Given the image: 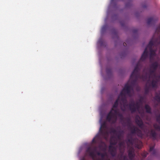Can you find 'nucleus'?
Returning a JSON list of instances; mask_svg holds the SVG:
<instances>
[{"label": "nucleus", "mask_w": 160, "mask_h": 160, "mask_svg": "<svg viewBox=\"0 0 160 160\" xmlns=\"http://www.w3.org/2000/svg\"><path fill=\"white\" fill-rule=\"evenodd\" d=\"M155 32L160 34V26L157 28ZM146 48H147V49L148 48L149 49L150 60L153 59V57L155 55L156 52L158 49H159V52H160V35L158 38L154 41L152 38Z\"/></svg>", "instance_id": "nucleus-1"}, {"label": "nucleus", "mask_w": 160, "mask_h": 160, "mask_svg": "<svg viewBox=\"0 0 160 160\" xmlns=\"http://www.w3.org/2000/svg\"><path fill=\"white\" fill-rule=\"evenodd\" d=\"M118 115L121 121H123L124 117L122 114L120 113L117 109L112 108L106 117V120L112 124L115 123L117 120Z\"/></svg>", "instance_id": "nucleus-2"}, {"label": "nucleus", "mask_w": 160, "mask_h": 160, "mask_svg": "<svg viewBox=\"0 0 160 160\" xmlns=\"http://www.w3.org/2000/svg\"><path fill=\"white\" fill-rule=\"evenodd\" d=\"M133 88L131 85L129 84L128 83H126L124 88L120 92L119 97H121V101L122 102L124 107L128 105V101L126 98V94L130 96L131 91Z\"/></svg>", "instance_id": "nucleus-3"}, {"label": "nucleus", "mask_w": 160, "mask_h": 160, "mask_svg": "<svg viewBox=\"0 0 160 160\" xmlns=\"http://www.w3.org/2000/svg\"><path fill=\"white\" fill-rule=\"evenodd\" d=\"M139 62H138L136 66L131 73L130 77V80H131V83L132 85H134L138 79L139 78H142L143 79H145L147 78L146 76H140L139 71L140 69L139 67Z\"/></svg>", "instance_id": "nucleus-4"}, {"label": "nucleus", "mask_w": 160, "mask_h": 160, "mask_svg": "<svg viewBox=\"0 0 160 160\" xmlns=\"http://www.w3.org/2000/svg\"><path fill=\"white\" fill-rule=\"evenodd\" d=\"M128 144L131 145V146H133L136 148L140 149L142 146V143L137 138H133L132 137L127 139Z\"/></svg>", "instance_id": "nucleus-5"}, {"label": "nucleus", "mask_w": 160, "mask_h": 160, "mask_svg": "<svg viewBox=\"0 0 160 160\" xmlns=\"http://www.w3.org/2000/svg\"><path fill=\"white\" fill-rule=\"evenodd\" d=\"M107 129L108 127L106 123L104 122L102 123L101 124L99 131L100 135H101L102 138H106V137L108 135V132Z\"/></svg>", "instance_id": "nucleus-6"}, {"label": "nucleus", "mask_w": 160, "mask_h": 160, "mask_svg": "<svg viewBox=\"0 0 160 160\" xmlns=\"http://www.w3.org/2000/svg\"><path fill=\"white\" fill-rule=\"evenodd\" d=\"M97 151V148L96 147H94L93 148L90 147H88L86 150V153L89 154L93 160H98L96 158V156L95 153Z\"/></svg>", "instance_id": "nucleus-7"}, {"label": "nucleus", "mask_w": 160, "mask_h": 160, "mask_svg": "<svg viewBox=\"0 0 160 160\" xmlns=\"http://www.w3.org/2000/svg\"><path fill=\"white\" fill-rule=\"evenodd\" d=\"M140 103L138 102H137L135 104L133 100L131 102V103L128 104V106L130 110L132 113L135 112L137 111H138L140 108Z\"/></svg>", "instance_id": "nucleus-8"}, {"label": "nucleus", "mask_w": 160, "mask_h": 160, "mask_svg": "<svg viewBox=\"0 0 160 160\" xmlns=\"http://www.w3.org/2000/svg\"><path fill=\"white\" fill-rule=\"evenodd\" d=\"M119 102L121 105V109L123 111H124L125 110L126 107L128 106V104L127 106H125V107H124L122 102L121 101V97H119V95L118 96V98L114 103L112 108H117L118 106Z\"/></svg>", "instance_id": "nucleus-9"}, {"label": "nucleus", "mask_w": 160, "mask_h": 160, "mask_svg": "<svg viewBox=\"0 0 160 160\" xmlns=\"http://www.w3.org/2000/svg\"><path fill=\"white\" fill-rule=\"evenodd\" d=\"M133 128H131V133L132 134H136L139 137H142V131L138 128L133 127Z\"/></svg>", "instance_id": "nucleus-10"}, {"label": "nucleus", "mask_w": 160, "mask_h": 160, "mask_svg": "<svg viewBox=\"0 0 160 160\" xmlns=\"http://www.w3.org/2000/svg\"><path fill=\"white\" fill-rule=\"evenodd\" d=\"M155 145L150 146L149 151L151 153V157H157L158 155V150L154 149Z\"/></svg>", "instance_id": "nucleus-11"}, {"label": "nucleus", "mask_w": 160, "mask_h": 160, "mask_svg": "<svg viewBox=\"0 0 160 160\" xmlns=\"http://www.w3.org/2000/svg\"><path fill=\"white\" fill-rule=\"evenodd\" d=\"M109 152L113 157H115L117 154V149L116 147L110 145L109 146Z\"/></svg>", "instance_id": "nucleus-12"}, {"label": "nucleus", "mask_w": 160, "mask_h": 160, "mask_svg": "<svg viewBox=\"0 0 160 160\" xmlns=\"http://www.w3.org/2000/svg\"><path fill=\"white\" fill-rule=\"evenodd\" d=\"M148 52L147 48H146L140 58V61H144L145 60L148 56Z\"/></svg>", "instance_id": "nucleus-13"}, {"label": "nucleus", "mask_w": 160, "mask_h": 160, "mask_svg": "<svg viewBox=\"0 0 160 160\" xmlns=\"http://www.w3.org/2000/svg\"><path fill=\"white\" fill-rule=\"evenodd\" d=\"M135 122L139 128L142 129L144 127V124L142 121L141 119L136 118Z\"/></svg>", "instance_id": "nucleus-14"}, {"label": "nucleus", "mask_w": 160, "mask_h": 160, "mask_svg": "<svg viewBox=\"0 0 160 160\" xmlns=\"http://www.w3.org/2000/svg\"><path fill=\"white\" fill-rule=\"evenodd\" d=\"M117 160H129L126 156L123 155V154H119L118 155Z\"/></svg>", "instance_id": "nucleus-15"}, {"label": "nucleus", "mask_w": 160, "mask_h": 160, "mask_svg": "<svg viewBox=\"0 0 160 160\" xmlns=\"http://www.w3.org/2000/svg\"><path fill=\"white\" fill-rule=\"evenodd\" d=\"M150 136L153 140H155L156 138L157 133L153 129H152L150 131Z\"/></svg>", "instance_id": "nucleus-16"}, {"label": "nucleus", "mask_w": 160, "mask_h": 160, "mask_svg": "<svg viewBox=\"0 0 160 160\" xmlns=\"http://www.w3.org/2000/svg\"><path fill=\"white\" fill-rule=\"evenodd\" d=\"M158 80H153L151 82V83L149 84V87H151L152 88H156L157 87V82Z\"/></svg>", "instance_id": "nucleus-17"}, {"label": "nucleus", "mask_w": 160, "mask_h": 160, "mask_svg": "<svg viewBox=\"0 0 160 160\" xmlns=\"http://www.w3.org/2000/svg\"><path fill=\"white\" fill-rule=\"evenodd\" d=\"M158 66V62H155L150 65V68H151V69L157 70Z\"/></svg>", "instance_id": "nucleus-18"}, {"label": "nucleus", "mask_w": 160, "mask_h": 160, "mask_svg": "<svg viewBox=\"0 0 160 160\" xmlns=\"http://www.w3.org/2000/svg\"><path fill=\"white\" fill-rule=\"evenodd\" d=\"M156 20H155L154 18L151 17L149 18L147 21V23L148 25H150L155 22Z\"/></svg>", "instance_id": "nucleus-19"}, {"label": "nucleus", "mask_w": 160, "mask_h": 160, "mask_svg": "<svg viewBox=\"0 0 160 160\" xmlns=\"http://www.w3.org/2000/svg\"><path fill=\"white\" fill-rule=\"evenodd\" d=\"M156 70L151 69V68H150L149 70V73L150 76H152L153 77H156Z\"/></svg>", "instance_id": "nucleus-20"}, {"label": "nucleus", "mask_w": 160, "mask_h": 160, "mask_svg": "<svg viewBox=\"0 0 160 160\" xmlns=\"http://www.w3.org/2000/svg\"><path fill=\"white\" fill-rule=\"evenodd\" d=\"M145 108L147 113L150 114L152 113L151 108L148 105L146 104L145 106Z\"/></svg>", "instance_id": "nucleus-21"}, {"label": "nucleus", "mask_w": 160, "mask_h": 160, "mask_svg": "<svg viewBox=\"0 0 160 160\" xmlns=\"http://www.w3.org/2000/svg\"><path fill=\"white\" fill-rule=\"evenodd\" d=\"M155 99L158 102H160V92L159 94H156L155 96Z\"/></svg>", "instance_id": "nucleus-22"}, {"label": "nucleus", "mask_w": 160, "mask_h": 160, "mask_svg": "<svg viewBox=\"0 0 160 160\" xmlns=\"http://www.w3.org/2000/svg\"><path fill=\"white\" fill-rule=\"evenodd\" d=\"M114 138V137H112V139L111 140V142H110V145H116L117 144V140H115V139H112V138Z\"/></svg>", "instance_id": "nucleus-23"}, {"label": "nucleus", "mask_w": 160, "mask_h": 160, "mask_svg": "<svg viewBox=\"0 0 160 160\" xmlns=\"http://www.w3.org/2000/svg\"><path fill=\"white\" fill-rule=\"evenodd\" d=\"M123 131H120L118 132V134L117 135V138L119 139H121L122 134H123Z\"/></svg>", "instance_id": "nucleus-24"}, {"label": "nucleus", "mask_w": 160, "mask_h": 160, "mask_svg": "<svg viewBox=\"0 0 160 160\" xmlns=\"http://www.w3.org/2000/svg\"><path fill=\"white\" fill-rule=\"evenodd\" d=\"M98 43L101 46H102L104 45V41L102 38H100L99 39Z\"/></svg>", "instance_id": "nucleus-25"}, {"label": "nucleus", "mask_w": 160, "mask_h": 160, "mask_svg": "<svg viewBox=\"0 0 160 160\" xmlns=\"http://www.w3.org/2000/svg\"><path fill=\"white\" fill-rule=\"evenodd\" d=\"M99 138V135L98 134L96 135L95 137L92 139V142L93 143H96V139Z\"/></svg>", "instance_id": "nucleus-26"}, {"label": "nucleus", "mask_w": 160, "mask_h": 160, "mask_svg": "<svg viewBox=\"0 0 160 160\" xmlns=\"http://www.w3.org/2000/svg\"><path fill=\"white\" fill-rule=\"evenodd\" d=\"M119 149H121L122 147L124 148V142L123 141L120 142L118 144Z\"/></svg>", "instance_id": "nucleus-27"}, {"label": "nucleus", "mask_w": 160, "mask_h": 160, "mask_svg": "<svg viewBox=\"0 0 160 160\" xmlns=\"http://www.w3.org/2000/svg\"><path fill=\"white\" fill-rule=\"evenodd\" d=\"M106 71L108 74H110L111 73V68H107L106 69Z\"/></svg>", "instance_id": "nucleus-28"}, {"label": "nucleus", "mask_w": 160, "mask_h": 160, "mask_svg": "<svg viewBox=\"0 0 160 160\" xmlns=\"http://www.w3.org/2000/svg\"><path fill=\"white\" fill-rule=\"evenodd\" d=\"M144 97L142 96H140V99H139L138 102H139L141 104H142V102L144 100Z\"/></svg>", "instance_id": "nucleus-29"}, {"label": "nucleus", "mask_w": 160, "mask_h": 160, "mask_svg": "<svg viewBox=\"0 0 160 160\" xmlns=\"http://www.w3.org/2000/svg\"><path fill=\"white\" fill-rule=\"evenodd\" d=\"M149 87H147V86H146L145 88V93L146 94H148L149 92Z\"/></svg>", "instance_id": "nucleus-30"}, {"label": "nucleus", "mask_w": 160, "mask_h": 160, "mask_svg": "<svg viewBox=\"0 0 160 160\" xmlns=\"http://www.w3.org/2000/svg\"><path fill=\"white\" fill-rule=\"evenodd\" d=\"M107 28V25H104L103 27H102L101 29V31L102 32H104L105 30Z\"/></svg>", "instance_id": "nucleus-31"}, {"label": "nucleus", "mask_w": 160, "mask_h": 160, "mask_svg": "<svg viewBox=\"0 0 160 160\" xmlns=\"http://www.w3.org/2000/svg\"><path fill=\"white\" fill-rule=\"evenodd\" d=\"M110 132L113 134H116L117 131L115 129L112 128L110 129Z\"/></svg>", "instance_id": "nucleus-32"}, {"label": "nucleus", "mask_w": 160, "mask_h": 160, "mask_svg": "<svg viewBox=\"0 0 160 160\" xmlns=\"http://www.w3.org/2000/svg\"><path fill=\"white\" fill-rule=\"evenodd\" d=\"M148 153L146 152H144L142 154V156L143 158H145L147 157Z\"/></svg>", "instance_id": "nucleus-33"}, {"label": "nucleus", "mask_w": 160, "mask_h": 160, "mask_svg": "<svg viewBox=\"0 0 160 160\" xmlns=\"http://www.w3.org/2000/svg\"><path fill=\"white\" fill-rule=\"evenodd\" d=\"M138 30L137 29H135L133 30V32L134 33H136L138 32Z\"/></svg>", "instance_id": "nucleus-34"}, {"label": "nucleus", "mask_w": 160, "mask_h": 160, "mask_svg": "<svg viewBox=\"0 0 160 160\" xmlns=\"http://www.w3.org/2000/svg\"><path fill=\"white\" fill-rule=\"evenodd\" d=\"M127 122L128 124H130V118H128L127 119Z\"/></svg>", "instance_id": "nucleus-35"}, {"label": "nucleus", "mask_w": 160, "mask_h": 160, "mask_svg": "<svg viewBox=\"0 0 160 160\" xmlns=\"http://www.w3.org/2000/svg\"><path fill=\"white\" fill-rule=\"evenodd\" d=\"M96 153H97V155L98 156H100L101 154V153H102L101 152H98V151H97L96 152Z\"/></svg>", "instance_id": "nucleus-36"}, {"label": "nucleus", "mask_w": 160, "mask_h": 160, "mask_svg": "<svg viewBox=\"0 0 160 160\" xmlns=\"http://www.w3.org/2000/svg\"><path fill=\"white\" fill-rule=\"evenodd\" d=\"M123 45L125 47L127 46V44L126 42H124L123 43Z\"/></svg>", "instance_id": "nucleus-37"}, {"label": "nucleus", "mask_w": 160, "mask_h": 160, "mask_svg": "<svg viewBox=\"0 0 160 160\" xmlns=\"http://www.w3.org/2000/svg\"><path fill=\"white\" fill-rule=\"evenodd\" d=\"M155 78H160V76H156V77Z\"/></svg>", "instance_id": "nucleus-38"}, {"label": "nucleus", "mask_w": 160, "mask_h": 160, "mask_svg": "<svg viewBox=\"0 0 160 160\" xmlns=\"http://www.w3.org/2000/svg\"><path fill=\"white\" fill-rule=\"evenodd\" d=\"M146 7H147V6H146V5H143V8H146Z\"/></svg>", "instance_id": "nucleus-39"}, {"label": "nucleus", "mask_w": 160, "mask_h": 160, "mask_svg": "<svg viewBox=\"0 0 160 160\" xmlns=\"http://www.w3.org/2000/svg\"><path fill=\"white\" fill-rule=\"evenodd\" d=\"M121 24H122V26H123V24H122V23H121Z\"/></svg>", "instance_id": "nucleus-40"}]
</instances>
